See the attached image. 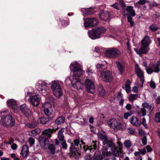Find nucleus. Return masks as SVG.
Here are the masks:
<instances>
[{"mask_svg":"<svg viewBox=\"0 0 160 160\" xmlns=\"http://www.w3.org/2000/svg\"><path fill=\"white\" fill-rule=\"evenodd\" d=\"M7 104L10 108L13 109H15L16 108L18 103L16 101L13 99H11L8 100L7 101Z\"/></svg>","mask_w":160,"mask_h":160,"instance_id":"obj_21","label":"nucleus"},{"mask_svg":"<svg viewBox=\"0 0 160 160\" xmlns=\"http://www.w3.org/2000/svg\"><path fill=\"white\" fill-rule=\"evenodd\" d=\"M28 141L30 144L32 145L34 144L35 140L33 138H29Z\"/></svg>","mask_w":160,"mask_h":160,"instance_id":"obj_51","label":"nucleus"},{"mask_svg":"<svg viewBox=\"0 0 160 160\" xmlns=\"http://www.w3.org/2000/svg\"><path fill=\"white\" fill-rule=\"evenodd\" d=\"M50 118H46L44 117H42L38 119V122L43 124H46L51 120Z\"/></svg>","mask_w":160,"mask_h":160,"instance_id":"obj_23","label":"nucleus"},{"mask_svg":"<svg viewBox=\"0 0 160 160\" xmlns=\"http://www.w3.org/2000/svg\"><path fill=\"white\" fill-rule=\"evenodd\" d=\"M106 30V29L103 27H98L96 29L88 31V34L91 38L95 39L99 38L101 34L105 33Z\"/></svg>","mask_w":160,"mask_h":160,"instance_id":"obj_4","label":"nucleus"},{"mask_svg":"<svg viewBox=\"0 0 160 160\" xmlns=\"http://www.w3.org/2000/svg\"><path fill=\"white\" fill-rule=\"evenodd\" d=\"M99 17L103 20L108 21L110 18L109 12L107 11H102L99 14Z\"/></svg>","mask_w":160,"mask_h":160,"instance_id":"obj_17","label":"nucleus"},{"mask_svg":"<svg viewBox=\"0 0 160 160\" xmlns=\"http://www.w3.org/2000/svg\"><path fill=\"white\" fill-rule=\"evenodd\" d=\"M73 144L76 146H78L80 143V141L79 139H76L74 140L73 141Z\"/></svg>","mask_w":160,"mask_h":160,"instance_id":"obj_46","label":"nucleus"},{"mask_svg":"<svg viewBox=\"0 0 160 160\" xmlns=\"http://www.w3.org/2000/svg\"><path fill=\"white\" fill-rule=\"evenodd\" d=\"M80 124L81 125H85L87 123V122L86 120L83 118H82L80 119Z\"/></svg>","mask_w":160,"mask_h":160,"instance_id":"obj_50","label":"nucleus"},{"mask_svg":"<svg viewBox=\"0 0 160 160\" xmlns=\"http://www.w3.org/2000/svg\"><path fill=\"white\" fill-rule=\"evenodd\" d=\"M150 29L153 31H155L158 29V28L156 24H152L150 26Z\"/></svg>","mask_w":160,"mask_h":160,"instance_id":"obj_41","label":"nucleus"},{"mask_svg":"<svg viewBox=\"0 0 160 160\" xmlns=\"http://www.w3.org/2000/svg\"><path fill=\"white\" fill-rule=\"evenodd\" d=\"M65 129L64 128H62L58 131V138L60 141H63L65 140L64 139V136L63 134V133L65 131Z\"/></svg>","mask_w":160,"mask_h":160,"instance_id":"obj_24","label":"nucleus"},{"mask_svg":"<svg viewBox=\"0 0 160 160\" xmlns=\"http://www.w3.org/2000/svg\"><path fill=\"white\" fill-rule=\"evenodd\" d=\"M146 3V1L145 0H140L137 3L141 5H143Z\"/></svg>","mask_w":160,"mask_h":160,"instance_id":"obj_57","label":"nucleus"},{"mask_svg":"<svg viewBox=\"0 0 160 160\" xmlns=\"http://www.w3.org/2000/svg\"><path fill=\"white\" fill-rule=\"evenodd\" d=\"M1 122L3 125L8 127H12L15 123L14 119L10 115H6L2 118Z\"/></svg>","mask_w":160,"mask_h":160,"instance_id":"obj_6","label":"nucleus"},{"mask_svg":"<svg viewBox=\"0 0 160 160\" xmlns=\"http://www.w3.org/2000/svg\"><path fill=\"white\" fill-rule=\"evenodd\" d=\"M36 124L34 122H32L31 123H28L27 124V126L30 128H33L35 127L36 126Z\"/></svg>","mask_w":160,"mask_h":160,"instance_id":"obj_42","label":"nucleus"},{"mask_svg":"<svg viewBox=\"0 0 160 160\" xmlns=\"http://www.w3.org/2000/svg\"><path fill=\"white\" fill-rule=\"evenodd\" d=\"M98 142L96 141H93L91 143V145L90 146L91 150L92 149L95 150L96 149L97 146Z\"/></svg>","mask_w":160,"mask_h":160,"instance_id":"obj_37","label":"nucleus"},{"mask_svg":"<svg viewBox=\"0 0 160 160\" xmlns=\"http://www.w3.org/2000/svg\"><path fill=\"white\" fill-rule=\"evenodd\" d=\"M136 72L138 76L140 78L141 82L142 83L144 81V77L143 72L139 68L138 64H136L135 67Z\"/></svg>","mask_w":160,"mask_h":160,"instance_id":"obj_16","label":"nucleus"},{"mask_svg":"<svg viewBox=\"0 0 160 160\" xmlns=\"http://www.w3.org/2000/svg\"><path fill=\"white\" fill-rule=\"evenodd\" d=\"M70 151L72 154H76L77 153V148H75L73 143L72 142L71 144L70 147L69 148Z\"/></svg>","mask_w":160,"mask_h":160,"instance_id":"obj_32","label":"nucleus"},{"mask_svg":"<svg viewBox=\"0 0 160 160\" xmlns=\"http://www.w3.org/2000/svg\"><path fill=\"white\" fill-rule=\"evenodd\" d=\"M85 85L88 92L92 93L94 92L95 86L92 81L89 79H86L85 82Z\"/></svg>","mask_w":160,"mask_h":160,"instance_id":"obj_10","label":"nucleus"},{"mask_svg":"<svg viewBox=\"0 0 160 160\" xmlns=\"http://www.w3.org/2000/svg\"><path fill=\"white\" fill-rule=\"evenodd\" d=\"M124 145L126 148H129L131 147L132 143L129 140H125L124 142Z\"/></svg>","mask_w":160,"mask_h":160,"instance_id":"obj_38","label":"nucleus"},{"mask_svg":"<svg viewBox=\"0 0 160 160\" xmlns=\"http://www.w3.org/2000/svg\"><path fill=\"white\" fill-rule=\"evenodd\" d=\"M40 98L39 95L32 96L28 99V101L34 106H38L40 102Z\"/></svg>","mask_w":160,"mask_h":160,"instance_id":"obj_14","label":"nucleus"},{"mask_svg":"<svg viewBox=\"0 0 160 160\" xmlns=\"http://www.w3.org/2000/svg\"><path fill=\"white\" fill-rule=\"evenodd\" d=\"M102 156L99 152H96L93 156V160H102Z\"/></svg>","mask_w":160,"mask_h":160,"instance_id":"obj_29","label":"nucleus"},{"mask_svg":"<svg viewBox=\"0 0 160 160\" xmlns=\"http://www.w3.org/2000/svg\"><path fill=\"white\" fill-rule=\"evenodd\" d=\"M133 8V7L128 6L127 7L126 10L128 12H129L130 15L134 17L135 15V11Z\"/></svg>","mask_w":160,"mask_h":160,"instance_id":"obj_30","label":"nucleus"},{"mask_svg":"<svg viewBox=\"0 0 160 160\" xmlns=\"http://www.w3.org/2000/svg\"><path fill=\"white\" fill-rule=\"evenodd\" d=\"M98 91L99 92V94L100 96L101 97H103L105 93V91L102 87H100L98 89Z\"/></svg>","mask_w":160,"mask_h":160,"instance_id":"obj_40","label":"nucleus"},{"mask_svg":"<svg viewBox=\"0 0 160 160\" xmlns=\"http://www.w3.org/2000/svg\"><path fill=\"white\" fill-rule=\"evenodd\" d=\"M160 71V69L158 66L155 64H150L146 68V71L148 74H151L153 72L158 73Z\"/></svg>","mask_w":160,"mask_h":160,"instance_id":"obj_13","label":"nucleus"},{"mask_svg":"<svg viewBox=\"0 0 160 160\" xmlns=\"http://www.w3.org/2000/svg\"><path fill=\"white\" fill-rule=\"evenodd\" d=\"M155 119L157 122H160V112L156 113Z\"/></svg>","mask_w":160,"mask_h":160,"instance_id":"obj_43","label":"nucleus"},{"mask_svg":"<svg viewBox=\"0 0 160 160\" xmlns=\"http://www.w3.org/2000/svg\"><path fill=\"white\" fill-rule=\"evenodd\" d=\"M138 115H141V114L142 116H144L146 115V110L145 108H141L140 110L138 112Z\"/></svg>","mask_w":160,"mask_h":160,"instance_id":"obj_35","label":"nucleus"},{"mask_svg":"<svg viewBox=\"0 0 160 160\" xmlns=\"http://www.w3.org/2000/svg\"><path fill=\"white\" fill-rule=\"evenodd\" d=\"M100 78L102 81L108 82L112 81L113 76L110 71L106 70L101 72Z\"/></svg>","mask_w":160,"mask_h":160,"instance_id":"obj_9","label":"nucleus"},{"mask_svg":"<svg viewBox=\"0 0 160 160\" xmlns=\"http://www.w3.org/2000/svg\"><path fill=\"white\" fill-rule=\"evenodd\" d=\"M148 47L144 45H142V46L139 49V54L141 55L146 53L148 51Z\"/></svg>","mask_w":160,"mask_h":160,"instance_id":"obj_31","label":"nucleus"},{"mask_svg":"<svg viewBox=\"0 0 160 160\" xmlns=\"http://www.w3.org/2000/svg\"><path fill=\"white\" fill-rule=\"evenodd\" d=\"M96 67L97 68L99 69H104L105 68V66L104 65L99 63L97 64L96 65Z\"/></svg>","mask_w":160,"mask_h":160,"instance_id":"obj_44","label":"nucleus"},{"mask_svg":"<svg viewBox=\"0 0 160 160\" xmlns=\"http://www.w3.org/2000/svg\"><path fill=\"white\" fill-rule=\"evenodd\" d=\"M118 1L121 7H125L126 6L124 2L122 0H118Z\"/></svg>","mask_w":160,"mask_h":160,"instance_id":"obj_53","label":"nucleus"},{"mask_svg":"<svg viewBox=\"0 0 160 160\" xmlns=\"http://www.w3.org/2000/svg\"><path fill=\"white\" fill-rule=\"evenodd\" d=\"M146 148L148 152H150L152 151V149L151 148V146L149 145L146 146Z\"/></svg>","mask_w":160,"mask_h":160,"instance_id":"obj_61","label":"nucleus"},{"mask_svg":"<svg viewBox=\"0 0 160 160\" xmlns=\"http://www.w3.org/2000/svg\"><path fill=\"white\" fill-rule=\"evenodd\" d=\"M65 122V118L64 116H61L57 118L55 121V123L57 125L63 124Z\"/></svg>","mask_w":160,"mask_h":160,"instance_id":"obj_25","label":"nucleus"},{"mask_svg":"<svg viewBox=\"0 0 160 160\" xmlns=\"http://www.w3.org/2000/svg\"><path fill=\"white\" fill-rule=\"evenodd\" d=\"M58 128L55 129H45L43 132L42 136L39 137V142L40 145L42 148L46 149L47 146L48 144L49 141L48 139L51 136V134L53 131H56Z\"/></svg>","mask_w":160,"mask_h":160,"instance_id":"obj_3","label":"nucleus"},{"mask_svg":"<svg viewBox=\"0 0 160 160\" xmlns=\"http://www.w3.org/2000/svg\"><path fill=\"white\" fill-rule=\"evenodd\" d=\"M150 86L151 88H155L156 87L155 83L153 81L150 82Z\"/></svg>","mask_w":160,"mask_h":160,"instance_id":"obj_54","label":"nucleus"},{"mask_svg":"<svg viewBox=\"0 0 160 160\" xmlns=\"http://www.w3.org/2000/svg\"><path fill=\"white\" fill-rule=\"evenodd\" d=\"M121 54L119 50L116 48H110L106 50L105 52L106 56L109 58L118 57Z\"/></svg>","mask_w":160,"mask_h":160,"instance_id":"obj_7","label":"nucleus"},{"mask_svg":"<svg viewBox=\"0 0 160 160\" xmlns=\"http://www.w3.org/2000/svg\"><path fill=\"white\" fill-rule=\"evenodd\" d=\"M85 160H93L90 155H86L84 157Z\"/></svg>","mask_w":160,"mask_h":160,"instance_id":"obj_60","label":"nucleus"},{"mask_svg":"<svg viewBox=\"0 0 160 160\" xmlns=\"http://www.w3.org/2000/svg\"><path fill=\"white\" fill-rule=\"evenodd\" d=\"M29 153L28 148L27 145L23 146L21 154L23 158H26L28 157Z\"/></svg>","mask_w":160,"mask_h":160,"instance_id":"obj_22","label":"nucleus"},{"mask_svg":"<svg viewBox=\"0 0 160 160\" xmlns=\"http://www.w3.org/2000/svg\"><path fill=\"white\" fill-rule=\"evenodd\" d=\"M126 15H127L128 21L129 22L132 21V18L130 15L128 14H127Z\"/></svg>","mask_w":160,"mask_h":160,"instance_id":"obj_58","label":"nucleus"},{"mask_svg":"<svg viewBox=\"0 0 160 160\" xmlns=\"http://www.w3.org/2000/svg\"><path fill=\"white\" fill-rule=\"evenodd\" d=\"M130 122L133 125L137 127L141 125V122L139 120L137 117L135 116L132 117L131 118Z\"/></svg>","mask_w":160,"mask_h":160,"instance_id":"obj_19","label":"nucleus"},{"mask_svg":"<svg viewBox=\"0 0 160 160\" xmlns=\"http://www.w3.org/2000/svg\"><path fill=\"white\" fill-rule=\"evenodd\" d=\"M48 149L50 151L51 153L54 155L56 152V148L52 144H49L48 147Z\"/></svg>","mask_w":160,"mask_h":160,"instance_id":"obj_33","label":"nucleus"},{"mask_svg":"<svg viewBox=\"0 0 160 160\" xmlns=\"http://www.w3.org/2000/svg\"><path fill=\"white\" fill-rule=\"evenodd\" d=\"M45 114L47 116H51L52 113V105L50 102H46L42 105Z\"/></svg>","mask_w":160,"mask_h":160,"instance_id":"obj_11","label":"nucleus"},{"mask_svg":"<svg viewBox=\"0 0 160 160\" xmlns=\"http://www.w3.org/2000/svg\"><path fill=\"white\" fill-rule=\"evenodd\" d=\"M150 42L149 37L146 36L142 40V45H144L148 47Z\"/></svg>","mask_w":160,"mask_h":160,"instance_id":"obj_27","label":"nucleus"},{"mask_svg":"<svg viewBox=\"0 0 160 160\" xmlns=\"http://www.w3.org/2000/svg\"><path fill=\"white\" fill-rule=\"evenodd\" d=\"M36 88L39 93L44 94L48 89L47 84L42 81H38L36 84Z\"/></svg>","mask_w":160,"mask_h":160,"instance_id":"obj_8","label":"nucleus"},{"mask_svg":"<svg viewBox=\"0 0 160 160\" xmlns=\"http://www.w3.org/2000/svg\"><path fill=\"white\" fill-rule=\"evenodd\" d=\"M108 125L112 128L118 130L120 129L121 124L115 119H112L108 122Z\"/></svg>","mask_w":160,"mask_h":160,"instance_id":"obj_15","label":"nucleus"},{"mask_svg":"<svg viewBox=\"0 0 160 160\" xmlns=\"http://www.w3.org/2000/svg\"><path fill=\"white\" fill-rule=\"evenodd\" d=\"M132 106L130 104H128L125 106L126 108L128 110H130L132 108Z\"/></svg>","mask_w":160,"mask_h":160,"instance_id":"obj_52","label":"nucleus"},{"mask_svg":"<svg viewBox=\"0 0 160 160\" xmlns=\"http://www.w3.org/2000/svg\"><path fill=\"white\" fill-rule=\"evenodd\" d=\"M62 141L63 142L62 144V148L64 149H67L68 148V145L66 143L65 140Z\"/></svg>","mask_w":160,"mask_h":160,"instance_id":"obj_47","label":"nucleus"},{"mask_svg":"<svg viewBox=\"0 0 160 160\" xmlns=\"http://www.w3.org/2000/svg\"><path fill=\"white\" fill-rule=\"evenodd\" d=\"M142 107L144 108L147 109V112L150 113L153 110L154 105L153 104H151L149 105V104L147 102H144L142 104Z\"/></svg>","mask_w":160,"mask_h":160,"instance_id":"obj_20","label":"nucleus"},{"mask_svg":"<svg viewBox=\"0 0 160 160\" xmlns=\"http://www.w3.org/2000/svg\"><path fill=\"white\" fill-rule=\"evenodd\" d=\"M138 97V95L137 94L134 95L131 94L128 98V99L130 101L133 102L134 100L136 99Z\"/></svg>","mask_w":160,"mask_h":160,"instance_id":"obj_34","label":"nucleus"},{"mask_svg":"<svg viewBox=\"0 0 160 160\" xmlns=\"http://www.w3.org/2000/svg\"><path fill=\"white\" fill-rule=\"evenodd\" d=\"M72 66L73 69L72 71L73 72L74 77L73 79H75L76 82L74 83H72V86L77 89L81 88L82 86V84L81 83L78 78L82 74V68L81 66L77 63L75 64L72 63L70 66V70H71V67Z\"/></svg>","mask_w":160,"mask_h":160,"instance_id":"obj_2","label":"nucleus"},{"mask_svg":"<svg viewBox=\"0 0 160 160\" xmlns=\"http://www.w3.org/2000/svg\"><path fill=\"white\" fill-rule=\"evenodd\" d=\"M128 131L129 133L131 134H133L134 133V131L131 128L128 129Z\"/></svg>","mask_w":160,"mask_h":160,"instance_id":"obj_63","label":"nucleus"},{"mask_svg":"<svg viewBox=\"0 0 160 160\" xmlns=\"http://www.w3.org/2000/svg\"><path fill=\"white\" fill-rule=\"evenodd\" d=\"M81 11L83 12L84 15L85 14H92L94 12L92 8H83L81 9Z\"/></svg>","mask_w":160,"mask_h":160,"instance_id":"obj_26","label":"nucleus"},{"mask_svg":"<svg viewBox=\"0 0 160 160\" xmlns=\"http://www.w3.org/2000/svg\"><path fill=\"white\" fill-rule=\"evenodd\" d=\"M117 98L119 100L122 99V95L120 92H119L118 93V95L117 96Z\"/></svg>","mask_w":160,"mask_h":160,"instance_id":"obj_59","label":"nucleus"},{"mask_svg":"<svg viewBox=\"0 0 160 160\" xmlns=\"http://www.w3.org/2000/svg\"><path fill=\"white\" fill-rule=\"evenodd\" d=\"M81 142L82 143V145L83 146V149L84 152H86V151L88 149H89L90 151H91V149H90V146L88 147L87 145H86L85 144V143L83 142L82 140L81 141Z\"/></svg>","mask_w":160,"mask_h":160,"instance_id":"obj_39","label":"nucleus"},{"mask_svg":"<svg viewBox=\"0 0 160 160\" xmlns=\"http://www.w3.org/2000/svg\"><path fill=\"white\" fill-rule=\"evenodd\" d=\"M142 142L144 145H146L147 143V138L146 136H144L142 139Z\"/></svg>","mask_w":160,"mask_h":160,"instance_id":"obj_49","label":"nucleus"},{"mask_svg":"<svg viewBox=\"0 0 160 160\" xmlns=\"http://www.w3.org/2000/svg\"><path fill=\"white\" fill-rule=\"evenodd\" d=\"M156 103L158 104H160V96L155 99Z\"/></svg>","mask_w":160,"mask_h":160,"instance_id":"obj_62","label":"nucleus"},{"mask_svg":"<svg viewBox=\"0 0 160 160\" xmlns=\"http://www.w3.org/2000/svg\"><path fill=\"white\" fill-rule=\"evenodd\" d=\"M98 138L102 140L104 146L102 148V154L107 156H110L111 153L110 151H108V147L110 148L113 154L116 157H119L120 158H123L124 154L122 151V146L121 142L118 141L117 143L118 144V148L116 147L112 141L108 140L106 136L103 135L101 133L98 134Z\"/></svg>","mask_w":160,"mask_h":160,"instance_id":"obj_1","label":"nucleus"},{"mask_svg":"<svg viewBox=\"0 0 160 160\" xmlns=\"http://www.w3.org/2000/svg\"><path fill=\"white\" fill-rule=\"evenodd\" d=\"M125 89L127 93H128L131 91V88L130 86H125Z\"/></svg>","mask_w":160,"mask_h":160,"instance_id":"obj_55","label":"nucleus"},{"mask_svg":"<svg viewBox=\"0 0 160 160\" xmlns=\"http://www.w3.org/2000/svg\"><path fill=\"white\" fill-rule=\"evenodd\" d=\"M17 147V145L15 143H13L11 146L13 150H15Z\"/></svg>","mask_w":160,"mask_h":160,"instance_id":"obj_64","label":"nucleus"},{"mask_svg":"<svg viewBox=\"0 0 160 160\" xmlns=\"http://www.w3.org/2000/svg\"><path fill=\"white\" fill-rule=\"evenodd\" d=\"M115 63L120 73L122 74L124 71V66L118 62H116Z\"/></svg>","mask_w":160,"mask_h":160,"instance_id":"obj_28","label":"nucleus"},{"mask_svg":"<svg viewBox=\"0 0 160 160\" xmlns=\"http://www.w3.org/2000/svg\"><path fill=\"white\" fill-rule=\"evenodd\" d=\"M134 113V111H130L129 112L125 113L124 114V117L125 119H127L128 117L130 116Z\"/></svg>","mask_w":160,"mask_h":160,"instance_id":"obj_36","label":"nucleus"},{"mask_svg":"<svg viewBox=\"0 0 160 160\" xmlns=\"http://www.w3.org/2000/svg\"><path fill=\"white\" fill-rule=\"evenodd\" d=\"M51 88L54 95L58 98H60L62 95V91L60 84L58 82L54 81L51 82Z\"/></svg>","mask_w":160,"mask_h":160,"instance_id":"obj_5","label":"nucleus"},{"mask_svg":"<svg viewBox=\"0 0 160 160\" xmlns=\"http://www.w3.org/2000/svg\"><path fill=\"white\" fill-rule=\"evenodd\" d=\"M39 130L38 129H35L34 130H32L31 132V135L33 136L36 135L37 133H38Z\"/></svg>","mask_w":160,"mask_h":160,"instance_id":"obj_45","label":"nucleus"},{"mask_svg":"<svg viewBox=\"0 0 160 160\" xmlns=\"http://www.w3.org/2000/svg\"><path fill=\"white\" fill-rule=\"evenodd\" d=\"M142 124L145 127L147 128V124L146 123V121L145 118H143L142 119V122L141 123V124Z\"/></svg>","mask_w":160,"mask_h":160,"instance_id":"obj_56","label":"nucleus"},{"mask_svg":"<svg viewBox=\"0 0 160 160\" xmlns=\"http://www.w3.org/2000/svg\"><path fill=\"white\" fill-rule=\"evenodd\" d=\"M98 20L95 18H88L85 21L84 25L86 28L88 27H95L98 24Z\"/></svg>","mask_w":160,"mask_h":160,"instance_id":"obj_12","label":"nucleus"},{"mask_svg":"<svg viewBox=\"0 0 160 160\" xmlns=\"http://www.w3.org/2000/svg\"><path fill=\"white\" fill-rule=\"evenodd\" d=\"M11 157L14 160H20V158L17 157L16 154L15 153H12L11 154Z\"/></svg>","mask_w":160,"mask_h":160,"instance_id":"obj_48","label":"nucleus"},{"mask_svg":"<svg viewBox=\"0 0 160 160\" xmlns=\"http://www.w3.org/2000/svg\"><path fill=\"white\" fill-rule=\"evenodd\" d=\"M21 111L24 113L26 117H28L30 114V111L25 104H23L20 106Z\"/></svg>","mask_w":160,"mask_h":160,"instance_id":"obj_18","label":"nucleus"}]
</instances>
